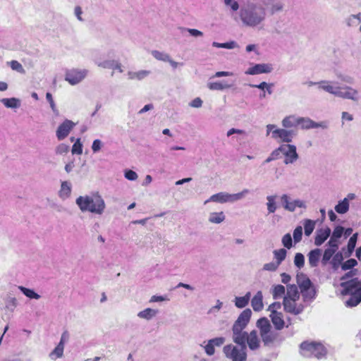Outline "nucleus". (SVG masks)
<instances>
[{"mask_svg":"<svg viewBox=\"0 0 361 361\" xmlns=\"http://www.w3.org/2000/svg\"><path fill=\"white\" fill-rule=\"evenodd\" d=\"M298 125H300L302 129H311L317 128L326 129L328 128V125L326 122L317 123L309 118L298 117Z\"/></svg>","mask_w":361,"mask_h":361,"instance_id":"f3484780","label":"nucleus"},{"mask_svg":"<svg viewBox=\"0 0 361 361\" xmlns=\"http://www.w3.org/2000/svg\"><path fill=\"white\" fill-rule=\"evenodd\" d=\"M256 326L259 329L262 341L265 346H269L274 343L281 342L279 333L272 329L269 320L262 317L257 321Z\"/></svg>","mask_w":361,"mask_h":361,"instance_id":"39448f33","label":"nucleus"},{"mask_svg":"<svg viewBox=\"0 0 361 361\" xmlns=\"http://www.w3.org/2000/svg\"><path fill=\"white\" fill-rule=\"evenodd\" d=\"M294 264L298 269H301L305 265V257L302 253L298 252L294 257Z\"/></svg>","mask_w":361,"mask_h":361,"instance_id":"c03bdc74","label":"nucleus"},{"mask_svg":"<svg viewBox=\"0 0 361 361\" xmlns=\"http://www.w3.org/2000/svg\"><path fill=\"white\" fill-rule=\"evenodd\" d=\"M17 305V300L15 298H11L8 300L6 308L13 310Z\"/></svg>","mask_w":361,"mask_h":361,"instance_id":"774afa93","label":"nucleus"},{"mask_svg":"<svg viewBox=\"0 0 361 361\" xmlns=\"http://www.w3.org/2000/svg\"><path fill=\"white\" fill-rule=\"evenodd\" d=\"M250 192L248 189H243L241 192L229 194L225 192H221L212 195L208 200H205L204 204H206L209 202H218L221 204L226 202H235L245 197Z\"/></svg>","mask_w":361,"mask_h":361,"instance_id":"6e6552de","label":"nucleus"},{"mask_svg":"<svg viewBox=\"0 0 361 361\" xmlns=\"http://www.w3.org/2000/svg\"><path fill=\"white\" fill-rule=\"evenodd\" d=\"M158 313V310L152 308H146L142 311H140L137 314V317L141 319L149 320L154 317Z\"/></svg>","mask_w":361,"mask_h":361,"instance_id":"c756f323","label":"nucleus"},{"mask_svg":"<svg viewBox=\"0 0 361 361\" xmlns=\"http://www.w3.org/2000/svg\"><path fill=\"white\" fill-rule=\"evenodd\" d=\"M64 347L57 345V346L54 349V350L49 354V357L52 360H56V358H60L63 355Z\"/></svg>","mask_w":361,"mask_h":361,"instance_id":"ea45409f","label":"nucleus"},{"mask_svg":"<svg viewBox=\"0 0 361 361\" xmlns=\"http://www.w3.org/2000/svg\"><path fill=\"white\" fill-rule=\"evenodd\" d=\"M231 85L228 83H223L221 82H209L207 83V87L210 90H224L231 88Z\"/></svg>","mask_w":361,"mask_h":361,"instance_id":"7c9ffc66","label":"nucleus"},{"mask_svg":"<svg viewBox=\"0 0 361 361\" xmlns=\"http://www.w3.org/2000/svg\"><path fill=\"white\" fill-rule=\"evenodd\" d=\"M75 204L82 212H90L101 215L104 212L106 204L104 200L98 193L92 195L79 196Z\"/></svg>","mask_w":361,"mask_h":361,"instance_id":"7ed1b4c3","label":"nucleus"},{"mask_svg":"<svg viewBox=\"0 0 361 361\" xmlns=\"http://www.w3.org/2000/svg\"><path fill=\"white\" fill-rule=\"evenodd\" d=\"M343 260V254L340 252L336 253L331 262L334 269L336 270Z\"/></svg>","mask_w":361,"mask_h":361,"instance_id":"e433bc0d","label":"nucleus"},{"mask_svg":"<svg viewBox=\"0 0 361 361\" xmlns=\"http://www.w3.org/2000/svg\"><path fill=\"white\" fill-rule=\"evenodd\" d=\"M251 298L250 292H247L244 296L242 297H235L234 299V303L236 307L242 309L245 307Z\"/></svg>","mask_w":361,"mask_h":361,"instance_id":"a878e982","label":"nucleus"},{"mask_svg":"<svg viewBox=\"0 0 361 361\" xmlns=\"http://www.w3.org/2000/svg\"><path fill=\"white\" fill-rule=\"evenodd\" d=\"M75 126V123L72 121L66 119L61 124L59 125L56 130V134L58 140H62L66 138Z\"/></svg>","mask_w":361,"mask_h":361,"instance_id":"dca6fc26","label":"nucleus"},{"mask_svg":"<svg viewBox=\"0 0 361 361\" xmlns=\"http://www.w3.org/2000/svg\"><path fill=\"white\" fill-rule=\"evenodd\" d=\"M281 243L285 247L290 249L293 247V240L290 234H285L282 238Z\"/></svg>","mask_w":361,"mask_h":361,"instance_id":"a18cd8bd","label":"nucleus"},{"mask_svg":"<svg viewBox=\"0 0 361 361\" xmlns=\"http://www.w3.org/2000/svg\"><path fill=\"white\" fill-rule=\"evenodd\" d=\"M298 118L294 116H286L282 121V126L285 128L295 127L298 126Z\"/></svg>","mask_w":361,"mask_h":361,"instance_id":"2f4dec72","label":"nucleus"},{"mask_svg":"<svg viewBox=\"0 0 361 361\" xmlns=\"http://www.w3.org/2000/svg\"><path fill=\"white\" fill-rule=\"evenodd\" d=\"M267 199V208L269 214H274L278 209L277 200L278 195H268L266 197Z\"/></svg>","mask_w":361,"mask_h":361,"instance_id":"5701e85b","label":"nucleus"},{"mask_svg":"<svg viewBox=\"0 0 361 361\" xmlns=\"http://www.w3.org/2000/svg\"><path fill=\"white\" fill-rule=\"evenodd\" d=\"M293 240L295 243H298L301 241L302 236V228L300 226H297L293 231Z\"/></svg>","mask_w":361,"mask_h":361,"instance_id":"de8ad7c7","label":"nucleus"},{"mask_svg":"<svg viewBox=\"0 0 361 361\" xmlns=\"http://www.w3.org/2000/svg\"><path fill=\"white\" fill-rule=\"evenodd\" d=\"M315 225H316V221H313L311 219H305L304 220L303 226H304L305 235L310 236L312 233V232L315 228Z\"/></svg>","mask_w":361,"mask_h":361,"instance_id":"473e14b6","label":"nucleus"},{"mask_svg":"<svg viewBox=\"0 0 361 361\" xmlns=\"http://www.w3.org/2000/svg\"><path fill=\"white\" fill-rule=\"evenodd\" d=\"M297 135V132L293 130H287L285 128L275 129L272 131V137L274 139L279 138L281 142L289 143L292 142L294 137Z\"/></svg>","mask_w":361,"mask_h":361,"instance_id":"2eb2a0df","label":"nucleus"},{"mask_svg":"<svg viewBox=\"0 0 361 361\" xmlns=\"http://www.w3.org/2000/svg\"><path fill=\"white\" fill-rule=\"evenodd\" d=\"M336 254V252H334L332 250H330L329 248L326 249L324 250V252L323 254L322 258V265L325 266L327 264V263L330 261V259L334 256Z\"/></svg>","mask_w":361,"mask_h":361,"instance_id":"4c0bfd02","label":"nucleus"},{"mask_svg":"<svg viewBox=\"0 0 361 361\" xmlns=\"http://www.w3.org/2000/svg\"><path fill=\"white\" fill-rule=\"evenodd\" d=\"M224 4L227 7H230L233 12L237 11L239 8L238 3L235 0H224Z\"/></svg>","mask_w":361,"mask_h":361,"instance_id":"603ef678","label":"nucleus"},{"mask_svg":"<svg viewBox=\"0 0 361 361\" xmlns=\"http://www.w3.org/2000/svg\"><path fill=\"white\" fill-rule=\"evenodd\" d=\"M71 183L68 181H63L61 184V188L59 191V197L63 200H67L71 197Z\"/></svg>","mask_w":361,"mask_h":361,"instance_id":"aec40b11","label":"nucleus"},{"mask_svg":"<svg viewBox=\"0 0 361 361\" xmlns=\"http://www.w3.org/2000/svg\"><path fill=\"white\" fill-rule=\"evenodd\" d=\"M301 354L304 357L321 359L326 356V350L320 343L304 341L300 344Z\"/></svg>","mask_w":361,"mask_h":361,"instance_id":"0eeeda50","label":"nucleus"},{"mask_svg":"<svg viewBox=\"0 0 361 361\" xmlns=\"http://www.w3.org/2000/svg\"><path fill=\"white\" fill-rule=\"evenodd\" d=\"M205 353L207 355L212 356L215 353V348L213 345L208 341L207 343L204 346Z\"/></svg>","mask_w":361,"mask_h":361,"instance_id":"bf43d9fd","label":"nucleus"},{"mask_svg":"<svg viewBox=\"0 0 361 361\" xmlns=\"http://www.w3.org/2000/svg\"><path fill=\"white\" fill-rule=\"evenodd\" d=\"M330 235L331 229L329 227L317 230L314 238V244L317 246L322 245L325 242V240L330 236Z\"/></svg>","mask_w":361,"mask_h":361,"instance_id":"6ab92c4d","label":"nucleus"},{"mask_svg":"<svg viewBox=\"0 0 361 361\" xmlns=\"http://www.w3.org/2000/svg\"><path fill=\"white\" fill-rule=\"evenodd\" d=\"M280 199L283 209L290 212H295L296 208L307 207L305 201L300 199L293 200L287 194H283Z\"/></svg>","mask_w":361,"mask_h":361,"instance_id":"9d476101","label":"nucleus"},{"mask_svg":"<svg viewBox=\"0 0 361 361\" xmlns=\"http://www.w3.org/2000/svg\"><path fill=\"white\" fill-rule=\"evenodd\" d=\"M251 316L252 311L249 308L240 314L232 326V339L236 345H243L254 351L260 348V339L257 331L252 330L248 334L244 331L250 322Z\"/></svg>","mask_w":361,"mask_h":361,"instance_id":"f257e3e1","label":"nucleus"},{"mask_svg":"<svg viewBox=\"0 0 361 361\" xmlns=\"http://www.w3.org/2000/svg\"><path fill=\"white\" fill-rule=\"evenodd\" d=\"M0 102L7 108L17 109L20 106V99L15 97L4 98Z\"/></svg>","mask_w":361,"mask_h":361,"instance_id":"c85d7f7f","label":"nucleus"},{"mask_svg":"<svg viewBox=\"0 0 361 361\" xmlns=\"http://www.w3.org/2000/svg\"><path fill=\"white\" fill-rule=\"evenodd\" d=\"M87 69L73 68L66 72L65 80L71 85H75L82 81L87 75Z\"/></svg>","mask_w":361,"mask_h":361,"instance_id":"9b49d317","label":"nucleus"},{"mask_svg":"<svg viewBox=\"0 0 361 361\" xmlns=\"http://www.w3.org/2000/svg\"><path fill=\"white\" fill-rule=\"evenodd\" d=\"M69 151V146L61 143L55 148V153L59 155H64Z\"/></svg>","mask_w":361,"mask_h":361,"instance_id":"09e8293b","label":"nucleus"},{"mask_svg":"<svg viewBox=\"0 0 361 361\" xmlns=\"http://www.w3.org/2000/svg\"><path fill=\"white\" fill-rule=\"evenodd\" d=\"M274 259H276V262L280 265L281 262L286 259L287 251L284 248H281L279 250H275L273 252Z\"/></svg>","mask_w":361,"mask_h":361,"instance_id":"f704fd0d","label":"nucleus"},{"mask_svg":"<svg viewBox=\"0 0 361 361\" xmlns=\"http://www.w3.org/2000/svg\"><path fill=\"white\" fill-rule=\"evenodd\" d=\"M340 286L343 288L341 291V295H348L354 293H361V281L357 278H354L347 281H343L340 283Z\"/></svg>","mask_w":361,"mask_h":361,"instance_id":"f8f14e48","label":"nucleus"},{"mask_svg":"<svg viewBox=\"0 0 361 361\" xmlns=\"http://www.w3.org/2000/svg\"><path fill=\"white\" fill-rule=\"evenodd\" d=\"M300 293L298 291V288L295 284H288L287 285V293L286 295L283 298H289L295 300L300 299Z\"/></svg>","mask_w":361,"mask_h":361,"instance_id":"cd10ccee","label":"nucleus"},{"mask_svg":"<svg viewBox=\"0 0 361 361\" xmlns=\"http://www.w3.org/2000/svg\"><path fill=\"white\" fill-rule=\"evenodd\" d=\"M279 267V265L276 262H269L264 265L263 269L266 271H274L278 269Z\"/></svg>","mask_w":361,"mask_h":361,"instance_id":"6e6d98bb","label":"nucleus"},{"mask_svg":"<svg viewBox=\"0 0 361 361\" xmlns=\"http://www.w3.org/2000/svg\"><path fill=\"white\" fill-rule=\"evenodd\" d=\"M10 66L13 71H16L20 73H25V71L23 66L17 61L13 60L10 62Z\"/></svg>","mask_w":361,"mask_h":361,"instance_id":"3c124183","label":"nucleus"},{"mask_svg":"<svg viewBox=\"0 0 361 361\" xmlns=\"http://www.w3.org/2000/svg\"><path fill=\"white\" fill-rule=\"evenodd\" d=\"M97 66L103 68H113L118 70L120 73L123 71L121 68V64L118 61L114 60H106L102 62L98 63Z\"/></svg>","mask_w":361,"mask_h":361,"instance_id":"b1692460","label":"nucleus"},{"mask_svg":"<svg viewBox=\"0 0 361 361\" xmlns=\"http://www.w3.org/2000/svg\"><path fill=\"white\" fill-rule=\"evenodd\" d=\"M185 30L186 31H188L191 36H193V37H202L203 36V32L200 31V30H197V29L186 28Z\"/></svg>","mask_w":361,"mask_h":361,"instance_id":"69168bd1","label":"nucleus"},{"mask_svg":"<svg viewBox=\"0 0 361 361\" xmlns=\"http://www.w3.org/2000/svg\"><path fill=\"white\" fill-rule=\"evenodd\" d=\"M334 209L337 213L340 214H344L349 210V202L343 200L339 201L338 203L335 206Z\"/></svg>","mask_w":361,"mask_h":361,"instance_id":"72a5a7b5","label":"nucleus"},{"mask_svg":"<svg viewBox=\"0 0 361 361\" xmlns=\"http://www.w3.org/2000/svg\"><path fill=\"white\" fill-rule=\"evenodd\" d=\"M343 231H344L343 227H342L341 226H336L333 231L331 238H334L335 239L340 238L341 237L342 234L343 233Z\"/></svg>","mask_w":361,"mask_h":361,"instance_id":"5fc2aeb1","label":"nucleus"},{"mask_svg":"<svg viewBox=\"0 0 361 361\" xmlns=\"http://www.w3.org/2000/svg\"><path fill=\"white\" fill-rule=\"evenodd\" d=\"M283 4L281 1H274L271 4V8H270L271 14L273 15L276 12H280L283 10Z\"/></svg>","mask_w":361,"mask_h":361,"instance_id":"49530a36","label":"nucleus"},{"mask_svg":"<svg viewBox=\"0 0 361 361\" xmlns=\"http://www.w3.org/2000/svg\"><path fill=\"white\" fill-rule=\"evenodd\" d=\"M337 78L338 79L341 80V81L343 82H345V83H348V84H353V82H354V80L353 78L350 76V75H342V74H337Z\"/></svg>","mask_w":361,"mask_h":361,"instance_id":"4d7b16f0","label":"nucleus"},{"mask_svg":"<svg viewBox=\"0 0 361 361\" xmlns=\"http://www.w3.org/2000/svg\"><path fill=\"white\" fill-rule=\"evenodd\" d=\"M296 281L303 301H312L316 297V289L308 276L302 273L298 274Z\"/></svg>","mask_w":361,"mask_h":361,"instance_id":"423d86ee","label":"nucleus"},{"mask_svg":"<svg viewBox=\"0 0 361 361\" xmlns=\"http://www.w3.org/2000/svg\"><path fill=\"white\" fill-rule=\"evenodd\" d=\"M318 89L344 99H350L354 102H357L359 99V92L357 90L350 86H334L332 81H319Z\"/></svg>","mask_w":361,"mask_h":361,"instance_id":"20e7f679","label":"nucleus"},{"mask_svg":"<svg viewBox=\"0 0 361 361\" xmlns=\"http://www.w3.org/2000/svg\"><path fill=\"white\" fill-rule=\"evenodd\" d=\"M262 298V292L258 291L251 300V305L255 311L259 312L263 309Z\"/></svg>","mask_w":361,"mask_h":361,"instance_id":"393cba45","label":"nucleus"},{"mask_svg":"<svg viewBox=\"0 0 361 361\" xmlns=\"http://www.w3.org/2000/svg\"><path fill=\"white\" fill-rule=\"evenodd\" d=\"M69 337H70V335H69L68 331H64L62 333V334H61V339H60V341L59 343V345L64 347L66 343H67L68 341Z\"/></svg>","mask_w":361,"mask_h":361,"instance_id":"052dcab7","label":"nucleus"},{"mask_svg":"<svg viewBox=\"0 0 361 361\" xmlns=\"http://www.w3.org/2000/svg\"><path fill=\"white\" fill-rule=\"evenodd\" d=\"M270 317L276 330L280 331L284 328L285 322L283 320V314L281 312L270 314Z\"/></svg>","mask_w":361,"mask_h":361,"instance_id":"412c9836","label":"nucleus"},{"mask_svg":"<svg viewBox=\"0 0 361 361\" xmlns=\"http://www.w3.org/2000/svg\"><path fill=\"white\" fill-rule=\"evenodd\" d=\"M357 269H353L347 273H345L343 276L341 277V281H347L346 280L349 278H352L357 274Z\"/></svg>","mask_w":361,"mask_h":361,"instance_id":"0e129e2a","label":"nucleus"},{"mask_svg":"<svg viewBox=\"0 0 361 361\" xmlns=\"http://www.w3.org/2000/svg\"><path fill=\"white\" fill-rule=\"evenodd\" d=\"M298 300H295L289 298H283V305L284 310L286 312L298 315L302 313L304 310L305 306L302 303H297Z\"/></svg>","mask_w":361,"mask_h":361,"instance_id":"ddd939ff","label":"nucleus"},{"mask_svg":"<svg viewBox=\"0 0 361 361\" xmlns=\"http://www.w3.org/2000/svg\"><path fill=\"white\" fill-rule=\"evenodd\" d=\"M322 250L319 248L311 250L308 255V262L311 267H317L321 257Z\"/></svg>","mask_w":361,"mask_h":361,"instance_id":"4be33fe9","label":"nucleus"},{"mask_svg":"<svg viewBox=\"0 0 361 361\" xmlns=\"http://www.w3.org/2000/svg\"><path fill=\"white\" fill-rule=\"evenodd\" d=\"M357 264V262L355 259H350L341 264V269L346 271L353 269Z\"/></svg>","mask_w":361,"mask_h":361,"instance_id":"8fccbe9b","label":"nucleus"},{"mask_svg":"<svg viewBox=\"0 0 361 361\" xmlns=\"http://www.w3.org/2000/svg\"><path fill=\"white\" fill-rule=\"evenodd\" d=\"M283 155L285 157L283 163L286 165L294 164L299 158L295 145L283 144Z\"/></svg>","mask_w":361,"mask_h":361,"instance_id":"4468645a","label":"nucleus"},{"mask_svg":"<svg viewBox=\"0 0 361 361\" xmlns=\"http://www.w3.org/2000/svg\"><path fill=\"white\" fill-rule=\"evenodd\" d=\"M209 343H211L214 347L215 346H221L225 342V338L224 337H216L212 339L209 340Z\"/></svg>","mask_w":361,"mask_h":361,"instance_id":"13d9d810","label":"nucleus"},{"mask_svg":"<svg viewBox=\"0 0 361 361\" xmlns=\"http://www.w3.org/2000/svg\"><path fill=\"white\" fill-rule=\"evenodd\" d=\"M269 3L266 0H255L241 7L240 18L243 24L255 27L261 25L266 19L267 8Z\"/></svg>","mask_w":361,"mask_h":361,"instance_id":"f03ea898","label":"nucleus"},{"mask_svg":"<svg viewBox=\"0 0 361 361\" xmlns=\"http://www.w3.org/2000/svg\"><path fill=\"white\" fill-rule=\"evenodd\" d=\"M212 46L216 48H224L228 49H232L238 47L236 42L234 41H231L226 43H219L216 42H214L212 43Z\"/></svg>","mask_w":361,"mask_h":361,"instance_id":"58836bf2","label":"nucleus"},{"mask_svg":"<svg viewBox=\"0 0 361 361\" xmlns=\"http://www.w3.org/2000/svg\"><path fill=\"white\" fill-rule=\"evenodd\" d=\"M137 177V174L132 170H127L125 171V178L129 180H135Z\"/></svg>","mask_w":361,"mask_h":361,"instance_id":"680f3d73","label":"nucleus"},{"mask_svg":"<svg viewBox=\"0 0 361 361\" xmlns=\"http://www.w3.org/2000/svg\"><path fill=\"white\" fill-rule=\"evenodd\" d=\"M273 67L269 63H258L249 68L246 71L247 75H258L261 73H269L272 71Z\"/></svg>","mask_w":361,"mask_h":361,"instance_id":"a211bd4d","label":"nucleus"},{"mask_svg":"<svg viewBox=\"0 0 361 361\" xmlns=\"http://www.w3.org/2000/svg\"><path fill=\"white\" fill-rule=\"evenodd\" d=\"M223 352L226 357L231 360V361L247 360V347H244L243 345H226L223 348Z\"/></svg>","mask_w":361,"mask_h":361,"instance_id":"1a4fd4ad","label":"nucleus"},{"mask_svg":"<svg viewBox=\"0 0 361 361\" xmlns=\"http://www.w3.org/2000/svg\"><path fill=\"white\" fill-rule=\"evenodd\" d=\"M102 141L100 140H94L93 141L92 145V149L94 152H97L101 149L102 147Z\"/></svg>","mask_w":361,"mask_h":361,"instance_id":"338daca9","label":"nucleus"},{"mask_svg":"<svg viewBox=\"0 0 361 361\" xmlns=\"http://www.w3.org/2000/svg\"><path fill=\"white\" fill-rule=\"evenodd\" d=\"M226 216L224 212H211L209 215L208 221L211 224H219L224 221Z\"/></svg>","mask_w":361,"mask_h":361,"instance_id":"bb28decb","label":"nucleus"},{"mask_svg":"<svg viewBox=\"0 0 361 361\" xmlns=\"http://www.w3.org/2000/svg\"><path fill=\"white\" fill-rule=\"evenodd\" d=\"M152 55L157 60L166 62L169 61V55L165 52L159 51L157 50H153Z\"/></svg>","mask_w":361,"mask_h":361,"instance_id":"79ce46f5","label":"nucleus"},{"mask_svg":"<svg viewBox=\"0 0 361 361\" xmlns=\"http://www.w3.org/2000/svg\"><path fill=\"white\" fill-rule=\"evenodd\" d=\"M46 99L47 102L49 103L50 107L56 116L59 115V111L56 108V104L54 101L52 94L50 92H47Z\"/></svg>","mask_w":361,"mask_h":361,"instance_id":"37998d69","label":"nucleus"},{"mask_svg":"<svg viewBox=\"0 0 361 361\" xmlns=\"http://www.w3.org/2000/svg\"><path fill=\"white\" fill-rule=\"evenodd\" d=\"M328 245L330 247L329 249L332 250L334 252H336V250L338 248V243L337 239H335L334 238L331 237L330 240L328 242Z\"/></svg>","mask_w":361,"mask_h":361,"instance_id":"e2e57ef3","label":"nucleus"},{"mask_svg":"<svg viewBox=\"0 0 361 361\" xmlns=\"http://www.w3.org/2000/svg\"><path fill=\"white\" fill-rule=\"evenodd\" d=\"M72 153L81 154L82 153V145L81 144L80 139H78L72 147Z\"/></svg>","mask_w":361,"mask_h":361,"instance_id":"864d4df0","label":"nucleus"},{"mask_svg":"<svg viewBox=\"0 0 361 361\" xmlns=\"http://www.w3.org/2000/svg\"><path fill=\"white\" fill-rule=\"evenodd\" d=\"M18 289L29 298L36 300H39L40 298V295L32 289L25 288L22 286H18Z\"/></svg>","mask_w":361,"mask_h":361,"instance_id":"c9c22d12","label":"nucleus"},{"mask_svg":"<svg viewBox=\"0 0 361 361\" xmlns=\"http://www.w3.org/2000/svg\"><path fill=\"white\" fill-rule=\"evenodd\" d=\"M286 289L285 287L282 285H276L274 286L273 290V298L274 299H277L281 298L285 295Z\"/></svg>","mask_w":361,"mask_h":361,"instance_id":"a19ab883","label":"nucleus"}]
</instances>
